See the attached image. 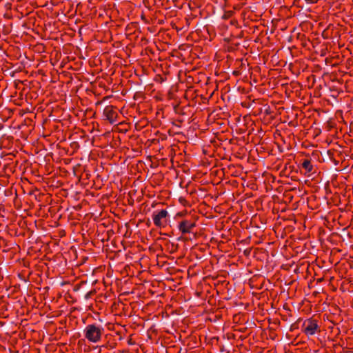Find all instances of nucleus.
Returning a JSON list of instances; mask_svg holds the SVG:
<instances>
[{"instance_id": "nucleus-1", "label": "nucleus", "mask_w": 353, "mask_h": 353, "mask_svg": "<svg viewBox=\"0 0 353 353\" xmlns=\"http://www.w3.org/2000/svg\"><path fill=\"white\" fill-rule=\"evenodd\" d=\"M104 329L96 323L88 324L83 330L84 337L90 343H97L101 340Z\"/></svg>"}, {"instance_id": "nucleus-3", "label": "nucleus", "mask_w": 353, "mask_h": 353, "mask_svg": "<svg viewBox=\"0 0 353 353\" xmlns=\"http://www.w3.org/2000/svg\"><path fill=\"white\" fill-rule=\"evenodd\" d=\"M303 332L307 336L314 335L319 330L317 321L312 319L305 320L303 323Z\"/></svg>"}, {"instance_id": "nucleus-2", "label": "nucleus", "mask_w": 353, "mask_h": 353, "mask_svg": "<svg viewBox=\"0 0 353 353\" xmlns=\"http://www.w3.org/2000/svg\"><path fill=\"white\" fill-rule=\"evenodd\" d=\"M169 214L166 210L154 212L152 214V220L156 227L165 228L167 225Z\"/></svg>"}, {"instance_id": "nucleus-6", "label": "nucleus", "mask_w": 353, "mask_h": 353, "mask_svg": "<svg viewBox=\"0 0 353 353\" xmlns=\"http://www.w3.org/2000/svg\"><path fill=\"white\" fill-rule=\"evenodd\" d=\"M302 167L304 168L307 172H311L313 170V165L311 163V161L308 159H305L302 163Z\"/></svg>"}, {"instance_id": "nucleus-4", "label": "nucleus", "mask_w": 353, "mask_h": 353, "mask_svg": "<svg viewBox=\"0 0 353 353\" xmlns=\"http://www.w3.org/2000/svg\"><path fill=\"white\" fill-rule=\"evenodd\" d=\"M195 226V221L184 219L179 223L178 229L182 234H188L191 233Z\"/></svg>"}, {"instance_id": "nucleus-5", "label": "nucleus", "mask_w": 353, "mask_h": 353, "mask_svg": "<svg viewBox=\"0 0 353 353\" xmlns=\"http://www.w3.org/2000/svg\"><path fill=\"white\" fill-rule=\"evenodd\" d=\"M103 114L110 123H113L117 121L118 114L112 105L106 106L103 110Z\"/></svg>"}]
</instances>
